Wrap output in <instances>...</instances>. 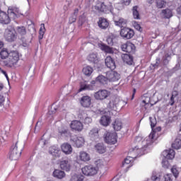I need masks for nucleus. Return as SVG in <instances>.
<instances>
[{"label": "nucleus", "instance_id": "27", "mask_svg": "<svg viewBox=\"0 0 181 181\" xmlns=\"http://www.w3.org/2000/svg\"><path fill=\"white\" fill-rule=\"evenodd\" d=\"M86 90H94V86L93 85H87L86 82H81L78 93L86 91Z\"/></svg>", "mask_w": 181, "mask_h": 181}, {"label": "nucleus", "instance_id": "54", "mask_svg": "<svg viewBox=\"0 0 181 181\" xmlns=\"http://www.w3.org/2000/svg\"><path fill=\"white\" fill-rule=\"evenodd\" d=\"M132 0H121L122 4L128 6L131 4Z\"/></svg>", "mask_w": 181, "mask_h": 181}, {"label": "nucleus", "instance_id": "41", "mask_svg": "<svg viewBox=\"0 0 181 181\" xmlns=\"http://www.w3.org/2000/svg\"><path fill=\"white\" fill-rule=\"evenodd\" d=\"M95 81H98L100 84H107L108 78H107V76H104L103 75H99L96 78Z\"/></svg>", "mask_w": 181, "mask_h": 181}, {"label": "nucleus", "instance_id": "35", "mask_svg": "<svg viewBox=\"0 0 181 181\" xmlns=\"http://www.w3.org/2000/svg\"><path fill=\"white\" fill-rule=\"evenodd\" d=\"M172 148L174 149H180L181 148V136H177L174 142L172 144Z\"/></svg>", "mask_w": 181, "mask_h": 181}, {"label": "nucleus", "instance_id": "3", "mask_svg": "<svg viewBox=\"0 0 181 181\" xmlns=\"http://www.w3.org/2000/svg\"><path fill=\"white\" fill-rule=\"evenodd\" d=\"M4 38L6 39V42H15V40L18 39V35H16L15 28H10L6 29L4 32Z\"/></svg>", "mask_w": 181, "mask_h": 181}, {"label": "nucleus", "instance_id": "28", "mask_svg": "<svg viewBox=\"0 0 181 181\" xmlns=\"http://www.w3.org/2000/svg\"><path fill=\"white\" fill-rule=\"evenodd\" d=\"M60 168L61 169H62V170H65L66 172H70L71 165H70V163H69V160H64L61 161Z\"/></svg>", "mask_w": 181, "mask_h": 181}, {"label": "nucleus", "instance_id": "8", "mask_svg": "<svg viewBox=\"0 0 181 181\" xmlns=\"http://www.w3.org/2000/svg\"><path fill=\"white\" fill-rule=\"evenodd\" d=\"M134 35L135 32L131 28H124L120 30V36L123 39H132Z\"/></svg>", "mask_w": 181, "mask_h": 181}, {"label": "nucleus", "instance_id": "20", "mask_svg": "<svg viewBox=\"0 0 181 181\" xmlns=\"http://www.w3.org/2000/svg\"><path fill=\"white\" fill-rule=\"evenodd\" d=\"M100 124L103 127H108L111 124V117L107 115L102 116L100 119Z\"/></svg>", "mask_w": 181, "mask_h": 181}, {"label": "nucleus", "instance_id": "1", "mask_svg": "<svg viewBox=\"0 0 181 181\" xmlns=\"http://www.w3.org/2000/svg\"><path fill=\"white\" fill-rule=\"evenodd\" d=\"M0 58L1 60H4L3 63L6 67L12 69L18 64L21 57L18 51H9L6 48H3L0 51Z\"/></svg>", "mask_w": 181, "mask_h": 181}, {"label": "nucleus", "instance_id": "24", "mask_svg": "<svg viewBox=\"0 0 181 181\" xmlns=\"http://www.w3.org/2000/svg\"><path fill=\"white\" fill-rule=\"evenodd\" d=\"M58 132L62 136H67L70 134V131H69V127H67L64 124H62L60 127H58Z\"/></svg>", "mask_w": 181, "mask_h": 181}, {"label": "nucleus", "instance_id": "29", "mask_svg": "<svg viewBox=\"0 0 181 181\" xmlns=\"http://www.w3.org/2000/svg\"><path fill=\"white\" fill-rule=\"evenodd\" d=\"M95 9L98 11V12H107L108 7L104 3H98L95 6Z\"/></svg>", "mask_w": 181, "mask_h": 181}, {"label": "nucleus", "instance_id": "42", "mask_svg": "<svg viewBox=\"0 0 181 181\" xmlns=\"http://www.w3.org/2000/svg\"><path fill=\"white\" fill-rule=\"evenodd\" d=\"M87 60L91 63H97L98 62V57L97 54L91 53L87 57Z\"/></svg>", "mask_w": 181, "mask_h": 181}, {"label": "nucleus", "instance_id": "37", "mask_svg": "<svg viewBox=\"0 0 181 181\" xmlns=\"http://www.w3.org/2000/svg\"><path fill=\"white\" fill-rule=\"evenodd\" d=\"M134 160V157H131V156H127L124 162L122 163V166H126V168L127 169H129V168L131 166L132 162Z\"/></svg>", "mask_w": 181, "mask_h": 181}, {"label": "nucleus", "instance_id": "61", "mask_svg": "<svg viewBox=\"0 0 181 181\" xmlns=\"http://www.w3.org/2000/svg\"><path fill=\"white\" fill-rule=\"evenodd\" d=\"M177 12L179 15H181V5L177 8Z\"/></svg>", "mask_w": 181, "mask_h": 181}, {"label": "nucleus", "instance_id": "5", "mask_svg": "<svg viewBox=\"0 0 181 181\" xmlns=\"http://www.w3.org/2000/svg\"><path fill=\"white\" fill-rule=\"evenodd\" d=\"M81 170L82 173L85 175V176H94V175H97L98 168L90 165L84 166L82 168Z\"/></svg>", "mask_w": 181, "mask_h": 181}, {"label": "nucleus", "instance_id": "49", "mask_svg": "<svg viewBox=\"0 0 181 181\" xmlns=\"http://www.w3.org/2000/svg\"><path fill=\"white\" fill-rule=\"evenodd\" d=\"M171 172L175 178H177L179 177V170H177L176 167L173 166L171 168Z\"/></svg>", "mask_w": 181, "mask_h": 181}, {"label": "nucleus", "instance_id": "17", "mask_svg": "<svg viewBox=\"0 0 181 181\" xmlns=\"http://www.w3.org/2000/svg\"><path fill=\"white\" fill-rule=\"evenodd\" d=\"M61 149L65 155H71L73 153V147L69 143H64L61 145Z\"/></svg>", "mask_w": 181, "mask_h": 181}, {"label": "nucleus", "instance_id": "40", "mask_svg": "<svg viewBox=\"0 0 181 181\" xmlns=\"http://www.w3.org/2000/svg\"><path fill=\"white\" fill-rule=\"evenodd\" d=\"M45 33H46V28L45 27V23H42L40 25V28L39 30V35H38L39 40H42V39H43V36H45Z\"/></svg>", "mask_w": 181, "mask_h": 181}, {"label": "nucleus", "instance_id": "32", "mask_svg": "<svg viewBox=\"0 0 181 181\" xmlns=\"http://www.w3.org/2000/svg\"><path fill=\"white\" fill-rule=\"evenodd\" d=\"M53 176L54 177H57V179H63V177H66V173L60 170H54Z\"/></svg>", "mask_w": 181, "mask_h": 181}, {"label": "nucleus", "instance_id": "16", "mask_svg": "<svg viewBox=\"0 0 181 181\" xmlns=\"http://www.w3.org/2000/svg\"><path fill=\"white\" fill-rule=\"evenodd\" d=\"M98 25L100 29L105 30V29H107V28L110 26V22H108L107 18H105L104 17H100L98 18Z\"/></svg>", "mask_w": 181, "mask_h": 181}, {"label": "nucleus", "instance_id": "64", "mask_svg": "<svg viewBox=\"0 0 181 181\" xmlns=\"http://www.w3.org/2000/svg\"><path fill=\"white\" fill-rule=\"evenodd\" d=\"M135 93H136V89L133 90V94H132V99H134V97L135 96Z\"/></svg>", "mask_w": 181, "mask_h": 181}, {"label": "nucleus", "instance_id": "44", "mask_svg": "<svg viewBox=\"0 0 181 181\" xmlns=\"http://www.w3.org/2000/svg\"><path fill=\"white\" fill-rule=\"evenodd\" d=\"M132 12L133 18H134V19H141V17L139 16V11H138V6H133Z\"/></svg>", "mask_w": 181, "mask_h": 181}, {"label": "nucleus", "instance_id": "55", "mask_svg": "<svg viewBox=\"0 0 181 181\" xmlns=\"http://www.w3.org/2000/svg\"><path fill=\"white\" fill-rule=\"evenodd\" d=\"M134 28H135V29H136V30H139V32H142V27H141V25L135 23Z\"/></svg>", "mask_w": 181, "mask_h": 181}, {"label": "nucleus", "instance_id": "39", "mask_svg": "<svg viewBox=\"0 0 181 181\" xmlns=\"http://www.w3.org/2000/svg\"><path fill=\"white\" fill-rule=\"evenodd\" d=\"M89 136L93 139H97L100 135L98 134V129L93 128L89 132Z\"/></svg>", "mask_w": 181, "mask_h": 181}, {"label": "nucleus", "instance_id": "58", "mask_svg": "<svg viewBox=\"0 0 181 181\" xmlns=\"http://www.w3.org/2000/svg\"><path fill=\"white\" fill-rule=\"evenodd\" d=\"M93 119L90 117H86L84 119V124H91Z\"/></svg>", "mask_w": 181, "mask_h": 181}, {"label": "nucleus", "instance_id": "53", "mask_svg": "<svg viewBox=\"0 0 181 181\" xmlns=\"http://www.w3.org/2000/svg\"><path fill=\"white\" fill-rule=\"evenodd\" d=\"M76 18H77V16H71L69 18V23H70V25H71V23H74V22H76Z\"/></svg>", "mask_w": 181, "mask_h": 181}, {"label": "nucleus", "instance_id": "30", "mask_svg": "<svg viewBox=\"0 0 181 181\" xmlns=\"http://www.w3.org/2000/svg\"><path fill=\"white\" fill-rule=\"evenodd\" d=\"M99 47L103 50V52H105V53H109V54L114 53V50L112 49V48L107 45L99 44Z\"/></svg>", "mask_w": 181, "mask_h": 181}, {"label": "nucleus", "instance_id": "62", "mask_svg": "<svg viewBox=\"0 0 181 181\" xmlns=\"http://www.w3.org/2000/svg\"><path fill=\"white\" fill-rule=\"evenodd\" d=\"M78 13V8H76L74 12V16H77Z\"/></svg>", "mask_w": 181, "mask_h": 181}, {"label": "nucleus", "instance_id": "26", "mask_svg": "<svg viewBox=\"0 0 181 181\" xmlns=\"http://www.w3.org/2000/svg\"><path fill=\"white\" fill-rule=\"evenodd\" d=\"M156 135V132L155 131H152L150 133V134L148 135V137L146 139V141H147L146 146H149V145H152V144L155 142V141L156 140V139H155Z\"/></svg>", "mask_w": 181, "mask_h": 181}, {"label": "nucleus", "instance_id": "15", "mask_svg": "<svg viewBox=\"0 0 181 181\" xmlns=\"http://www.w3.org/2000/svg\"><path fill=\"white\" fill-rule=\"evenodd\" d=\"M77 160H80V162H90L91 157H90L88 153L86 151H80L77 156Z\"/></svg>", "mask_w": 181, "mask_h": 181}, {"label": "nucleus", "instance_id": "18", "mask_svg": "<svg viewBox=\"0 0 181 181\" xmlns=\"http://www.w3.org/2000/svg\"><path fill=\"white\" fill-rule=\"evenodd\" d=\"M162 155L165 159H174L175 155V150L172 148L165 150L164 151H163Z\"/></svg>", "mask_w": 181, "mask_h": 181}, {"label": "nucleus", "instance_id": "33", "mask_svg": "<svg viewBox=\"0 0 181 181\" xmlns=\"http://www.w3.org/2000/svg\"><path fill=\"white\" fill-rule=\"evenodd\" d=\"M95 149L98 153H105L107 151V147H105L103 144L99 143L95 145Z\"/></svg>", "mask_w": 181, "mask_h": 181}, {"label": "nucleus", "instance_id": "13", "mask_svg": "<svg viewBox=\"0 0 181 181\" xmlns=\"http://www.w3.org/2000/svg\"><path fill=\"white\" fill-rule=\"evenodd\" d=\"M11 21V17L8 13L2 11H0V23L2 25H9Z\"/></svg>", "mask_w": 181, "mask_h": 181}, {"label": "nucleus", "instance_id": "11", "mask_svg": "<svg viewBox=\"0 0 181 181\" xmlns=\"http://www.w3.org/2000/svg\"><path fill=\"white\" fill-rule=\"evenodd\" d=\"M69 127L72 131H77L78 132H81L84 128L83 123L78 120L71 121Z\"/></svg>", "mask_w": 181, "mask_h": 181}, {"label": "nucleus", "instance_id": "19", "mask_svg": "<svg viewBox=\"0 0 181 181\" xmlns=\"http://www.w3.org/2000/svg\"><path fill=\"white\" fill-rule=\"evenodd\" d=\"M71 141H73L74 145L76 146V148H81L83 145H84V138L81 136H75L71 139Z\"/></svg>", "mask_w": 181, "mask_h": 181}, {"label": "nucleus", "instance_id": "34", "mask_svg": "<svg viewBox=\"0 0 181 181\" xmlns=\"http://www.w3.org/2000/svg\"><path fill=\"white\" fill-rule=\"evenodd\" d=\"M118 103H119V98H118V96L112 97L109 103L110 108H114L115 107H117V104H118Z\"/></svg>", "mask_w": 181, "mask_h": 181}, {"label": "nucleus", "instance_id": "31", "mask_svg": "<svg viewBox=\"0 0 181 181\" xmlns=\"http://www.w3.org/2000/svg\"><path fill=\"white\" fill-rule=\"evenodd\" d=\"M161 14L165 19H170L173 16V13L170 8H165L162 10Z\"/></svg>", "mask_w": 181, "mask_h": 181}, {"label": "nucleus", "instance_id": "10", "mask_svg": "<svg viewBox=\"0 0 181 181\" xmlns=\"http://www.w3.org/2000/svg\"><path fill=\"white\" fill-rule=\"evenodd\" d=\"M135 45L129 41H127L126 43L122 45V49L123 52H126L127 53L134 54L135 53Z\"/></svg>", "mask_w": 181, "mask_h": 181}, {"label": "nucleus", "instance_id": "43", "mask_svg": "<svg viewBox=\"0 0 181 181\" xmlns=\"http://www.w3.org/2000/svg\"><path fill=\"white\" fill-rule=\"evenodd\" d=\"M177 95H179V93H177V91L174 90L173 91V94H172L170 98V101L168 103V105H171L173 106L175 105V98L177 97Z\"/></svg>", "mask_w": 181, "mask_h": 181}, {"label": "nucleus", "instance_id": "6", "mask_svg": "<svg viewBox=\"0 0 181 181\" xmlns=\"http://www.w3.org/2000/svg\"><path fill=\"white\" fill-rule=\"evenodd\" d=\"M105 76L107 78V81L112 83L118 81V80L121 78V75L118 72L114 71V69H111L110 71H107L105 73Z\"/></svg>", "mask_w": 181, "mask_h": 181}, {"label": "nucleus", "instance_id": "2", "mask_svg": "<svg viewBox=\"0 0 181 181\" xmlns=\"http://www.w3.org/2000/svg\"><path fill=\"white\" fill-rule=\"evenodd\" d=\"M22 146L19 144V142H16L11 148L9 153V159L10 160H18L22 155Z\"/></svg>", "mask_w": 181, "mask_h": 181}, {"label": "nucleus", "instance_id": "38", "mask_svg": "<svg viewBox=\"0 0 181 181\" xmlns=\"http://www.w3.org/2000/svg\"><path fill=\"white\" fill-rule=\"evenodd\" d=\"M59 152L60 150H59V148H57V146H52L49 148V153H50V155H52L53 156H59Z\"/></svg>", "mask_w": 181, "mask_h": 181}, {"label": "nucleus", "instance_id": "45", "mask_svg": "<svg viewBox=\"0 0 181 181\" xmlns=\"http://www.w3.org/2000/svg\"><path fill=\"white\" fill-rule=\"evenodd\" d=\"M114 40H115V36L114 35H109L106 40V42L109 46H113L114 45Z\"/></svg>", "mask_w": 181, "mask_h": 181}, {"label": "nucleus", "instance_id": "56", "mask_svg": "<svg viewBox=\"0 0 181 181\" xmlns=\"http://www.w3.org/2000/svg\"><path fill=\"white\" fill-rule=\"evenodd\" d=\"M150 122H151V129H153L155 127H156V121H152V117H150Z\"/></svg>", "mask_w": 181, "mask_h": 181}, {"label": "nucleus", "instance_id": "36", "mask_svg": "<svg viewBox=\"0 0 181 181\" xmlns=\"http://www.w3.org/2000/svg\"><path fill=\"white\" fill-rule=\"evenodd\" d=\"M93 71H94V69H93V67L90 66H85L82 69V73H83V74L88 77H90V76L93 74Z\"/></svg>", "mask_w": 181, "mask_h": 181}, {"label": "nucleus", "instance_id": "14", "mask_svg": "<svg viewBox=\"0 0 181 181\" xmlns=\"http://www.w3.org/2000/svg\"><path fill=\"white\" fill-rule=\"evenodd\" d=\"M105 64L107 69H110V70H115L117 68L115 60H114L111 56L106 57L105 59Z\"/></svg>", "mask_w": 181, "mask_h": 181}, {"label": "nucleus", "instance_id": "4", "mask_svg": "<svg viewBox=\"0 0 181 181\" xmlns=\"http://www.w3.org/2000/svg\"><path fill=\"white\" fill-rule=\"evenodd\" d=\"M111 95V92L108 91L105 89H101L94 93V98L97 100V101H103V100H106Z\"/></svg>", "mask_w": 181, "mask_h": 181}, {"label": "nucleus", "instance_id": "7", "mask_svg": "<svg viewBox=\"0 0 181 181\" xmlns=\"http://www.w3.org/2000/svg\"><path fill=\"white\" fill-rule=\"evenodd\" d=\"M117 138H118L117 133L107 132L105 134V141L106 144H109L110 145H115V144L117 142Z\"/></svg>", "mask_w": 181, "mask_h": 181}, {"label": "nucleus", "instance_id": "59", "mask_svg": "<svg viewBox=\"0 0 181 181\" xmlns=\"http://www.w3.org/2000/svg\"><path fill=\"white\" fill-rule=\"evenodd\" d=\"M4 103H5V98L0 95V107L4 105Z\"/></svg>", "mask_w": 181, "mask_h": 181}, {"label": "nucleus", "instance_id": "25", "mask_svg": "<svg viewBox=\"0 0 181 181\" xmlns=\"http://www.w3.org/2000/svg\"><path fill=\"white\" fill-rule=\"evenodd\" d=\"M114 131H121L122 129V122L119 119H116L112 124Z\"/></svg>", "mask_w": 181, "mask_h": 181}, {"label": "nucleus", "instance_id": "48", "mask_svg": "<svg viewBox=\"0 0 181 181\" xmlns=\"http://www.w3.org/2000/svg\"><path fill=\"white\" fill-rule=\"evenodd\" d=\"M162 165H163V168H164V169H168L169 166H170V164L169 163V161L168 160V159L164 158L163 159V161H162Z\"/></svg>", "mask_w": 181, "mask_h": 181}, {"label": "nucleus", "instance_id": "63", "mask_svg": "<svg viewBox=\"0 0 181 181\" xmlns=\"http://www.w3.org/2000/svg\"><path fill=\"white\" fill-rule=\"evenodd\" d=\"M146 2L149 4V5H152L154 2V0H146Z\"/></svg>", "mask_w": 181, "mask_h": 181}, {"label": "nucleus", "instance_id": "9", "mask_svg": "<svg viewBox=\"0 0 181 181\" xmlns=\"http://www.w3.org/2000/svg\"><path fill=\"white\" fill-rule=\"evenodd\" d=\"M91 101H92L91 96H89V95H83L79 100V103L81 107H83V108H90L92 104Z\"/></svg>", "mask_w": 181, "mask_h": 181}, {"label": "nucleus", "instance_id": "52", "mask_svg": "<svg viewBox=\"0 0 181 181\" xmlns=\"http://www.w3.org/2000/svg\"><path fill=\"white\" fill-rule=\"evenodd\" d=\"M164 181H173V179H172V174L164 175Z\"/></svg>", "mask_w": 181, "mask_h": 181}, {"label": "nucleus", "instance_id": "57", "mask_svg": "<svg viewBox=\"0 0 181 181\" xmlns=\"http://www.w3.org/2000/svg\"><path fill=\"white\" fill-rule=\"evenodd\" d=\"M151 180H153V181H160V175H159V176L153 175L151 177Z\"/></svg>", "mask_w": 181, "mask_h": 181}, {"label": "nucleus", "instance_id": "50", "mask_svg": "<svg viewBox=\"0 0 181 181\" xmlns=\"http://www.w3.org/2000/svg\"><path fill=\"white\" fill-rule=\"evenodd\" d=\"M95 165H96L98 169H99L100 168H103L104 166V160L99 159L95 161Z\"/></svg>", "mask_w": 181, "mask_h": 181}, {"label": "nucleus", "instance_id": "22", "mask_svg": "<svg viewBox=\"0 0 181 181\" xmlns=\"http://www.w3.org/2000/svg\"><path fill=\"white\" fill-rule=\"evenodd\" d=\"M122 59L124 63H126L127 64H129L131 66L132 63H134V58L130 54H122Z\"/></svg>", "mask_w": 181, "mask_h": 181}, {"label": "nucleus", "instance_id": "51", "mask_svg": "<svg viewBox=\"0 0 181 181\" xmlns=\"http://www.w3.org/2000/svg\"><path fill=\"white\" fill-rule=\"evenodd\" d=\"M168 57H170V54H166L165 55V58L163 59V64H164V66H166V65L169 64V61L168 60Z\"/></svg>", "mask_w": 181, "mask_h": 181}, {"label": "nucleus", "instance_id": "60", "mask_svg": "<svg viewBox=\"0 0 181 181\" xmlns=\"http://www.w3.org/2000/svg\"><path fill=\"white\" fill-rule=\"evenodd\" d=\"M0 71L2 73V74H4L6 77V78H9V77L8 76V74L6 73V71H4L2 69L0 68Z\"/></svg>", "mask_w": 181, "mask_h": 181}, {"label": "nucleus", "instance_id": "46", "mask_svg": "<svg viewBox=\"0 0 181 181\" xmlns=\"http://www.w3.org/2000/svg\"><path fill=\"white\" fill-rule=\"evenodd\" d=\"M165 4H166L165 0H156V6L158 8H163L165 6Z\"/></svg>", "mask_w": 181, "mask_h": 181}, {"label": "nucleus", "instance_id": "12", "mask_svg": "<svg viewBox=\"0 0 181 181\" xmlns=\"http://www.w3.org/2000/svg\"><path fill=\"white\" fill-rule=\"evenodd\" d=\"M7 13L10 16V19H16L21 16V13H19V8L16 7H8Z\"/></svg>", "mask_w": 181, "mask_h": 181}, {"label": "nucleus", "instance_id": "21", "mask_svg": "<svg viewBox=\"0 0 181 181\" xmlns=\"http://www.w3.org/2000/svg\"><path fill=\"white\" fill-rule=\"evenodd\" d=\"M114 22L115 26H119V28H124L128 23V21L122 17L119 18V19L115 20Z\"/></svg>", "mask_w": 181, "mask_h": 181}, {"label": "nucleus", "instance_id": "47", "mask_svg": "<svg viewBox=\"0 0 181 181\" xmlns=\"http://www.w3.org/2000/svg\"><path fill=\"white\" fill-rule=\"evenodd\" d=\"M84 179V177L82 175H73L71 178L72 181H83Z\"/></svg>", "mask_w": 181, "mask_h": 181}, {"label": "nucleus", "instance_id": "23", "mask_svg": "<svg viewBox=\"0 0 181 181\" xmlns=\"http://www.w3.org/2000/svg\"><path fill=\"white\" fill-rule=\"evenodd\" d=\"M26 33V27L23 25L16 27V35L21 36V37H23V36H25Z\"/></svg>", "mask_w": 181, "mask_h": 181}]
</instances>
